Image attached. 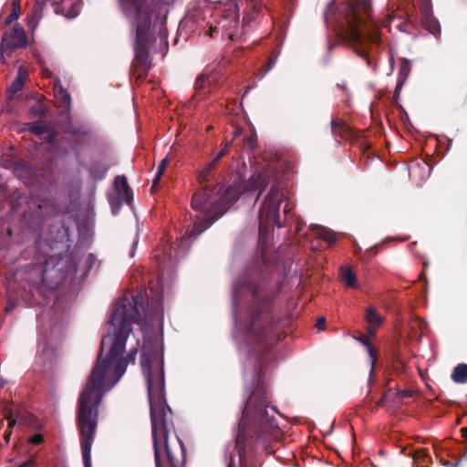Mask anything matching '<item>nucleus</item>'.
<instances>
[{
  "label": "nucleus",
  "instance_id": "1",
  "mask_svg": "<svg viewBox=\"0 0 467 467\" xmlns=\"http://www.w3.org/2000/svg\"><path fill=\"white\" fill-rule=\"evenodd\" d=\"M143 302L141 296L122 297L118 301L109 320L113 332L103 337L97 361L78 397L77 422L84 467H91V447L98 426L99 407L105 394L106 376L113 361L122 355L132 331L131 325L140 324Z\"/></svg>",
  "mask_w": 467,
  "mask_h": 467
},
{
  "label": "nucleus",
  "instance_id": "2",
  "mask_svg": "<svg viewBox=\"0 0 467 467\" xmlns=\"http://www.w3.org/2000/svg\"><path fill=\"white\" fill-rule=\"evenodd\" d=\"M140 366L148 388L155 467H185L186 451L166 401L163 356L156 343H143Z\"/></svg>",
  "mask_w": 467,
  "mask_h": 467
},
{
  "label": "nucleus",
  "instance_id": "3",
  "mask_svg": "<svg viewBox=\"0 0 467 467\" xmlns=\"http://www.w3.org/2000/svg\"><path fill=\"white\" fill-rule=\"evenodd\" d=\"M275 407L269 406L266 390L257 384L247 399L238 425V433L234 450L236 455L225 450L228 455L227 467H260L257 459L259 451L266 454L275 451L282 431L275 420Z\"/></svg>",
  "mask_w": 467,
  "mask_h": 467
},
{
  "label": "nucleus",
  "instance_id": "4",
  "mask_svg": "<svg viewBox=\"0 0 467 467\" xmlns=\"http://www.w3.org/2000/svg\"><path fill=\"white\" fill-rule=\"evenodd\" d=\"M218 162L212 160L197 173V180L202 188L195 192L192 198V208L199 213L194 216L193 225L189 232L190 238H196L213 223L220 219L241 195L258 192L254 204L257 202L262 192L269 184V176L261 172L252 176L248 181L230 185L225 189L219 185L209 186L208 182L215 179V171Z\"/></svg>",
  "mask_w": 467,
  "mask_h": 467
},
{
  "label": "nucleus",
  "instance_id": "5",
  "mask_svg": "<svg viewBox=\"0 0 467 467\" xmlns=\"http://www.w3.org/2000/svg\"><path fill=\"white\" fill-rule=\"evenodd\" d=\"M325 20L368 67H373L371 54L381 40L378 24L372 19L370 0H344L339 4L334 0L327 5Z\"/></svg>",
  "mask_w": 467,
  "mask_h": 467
},
{
  "label": "nucleus",
  "instance_id": "6",
  "mask_svg": "<svg viewBox=\"0 0 467 467\" xmlns=\"http://www.w3.org/2000/svg\"><path fill=\"white\" fill-rule=\"evenodd\" d=\"M120 7L126 17L132 19V26L135 30L134 53L135 62L131 71L140 80L147 78L150 67V27L154 16L155 23L160 22L161 28L159 35L166 36V29L163 28L166 23L165 1L153 0L150 5L146 0H119Z\"/></svg>",
  "mask_w": 467,
  "mask_h": 467
},
{
  "label": "nucleus",
  "instance_id": "7",
  "mask_svg": "<svg viewBox=\"0 0 467 467\" xmlns=\"http://www.w3.org/2000/svg\"><path fill=\"white\" fill-rule=\"evenodd\" d=\"M233 296L235 305L244 299L249 301L250 321L246 327L247 336L256 343L265 341L272 327L268 314L272 295L251 278L243 277L234 284Z\"/></svg>",
  "mask_w": 467,
  "mask_h": 467
},
{
  "label": "nucleus",
  "instance_id": "8",
  "mask_svg": "<svg viewBox=\"0 0 467 467\" xmlns=\"http://www.w3.org/2000/svg\"><path fill=\"white\" fill-rule=\"evenodd\" d=\"M284 192L279 184H273L266 194L259 209V244H264L273 227H282L279 221L280 204L283 201Z\"/></svg>",
  "mask_w": 467,
  "mask_h": 467
},
{
  "label": "nucleus",
  "instance_id": "9",
  "mask_svg": "<svg viewBox=\"0 0 467 467\" xmlns=\"http://www.w3.org/2000/svg\"><path fill=\"white\" fill-rule=\"evenodd\" d=\"M59 265L58 260L53 256L46 258L43 263L34 264L32 270L36 275L34 280L35 283H47L50 286H56L66 280L67 275L70 274L73 277L78 272V265L73 260L67 262V270L66 274L61 273L62 267Z\"/></svg>",
  "mask_w": 467,
  "mask_h": 467
},
{
  "label": "nucleus",
  "instance_id": "10",
  "mask_svg": "<svg viewBox=\"0 0 467 467\" xmlns=\"http://www.w3.org/2000/svg\"><path fill=\"white\" fill-rule=\"evenodd\" d=\"M116 195L109 197V204L113 214H117L125 202L130 205L133 201V192L124 175H118L114 180Z\"/></svg>",
  "mask_w": 467,
  "mask_h": 467
},
{
  "label": "nucleus",
  "instance_id": "11",
  "mask_svg": "<svg viewBox=\"0 0 467 467\" xmlns=\"http://www.w3.org/2000/svg\"><path fill=\"white\" fill-rule=\"evenodd\" d=\"M27 45L26 35L22 26L15 25L12 30L3 36L0 44V53L4 58V55L10 56L16 48L25 47Z\"/></svg>",
  "mask_w": 467,
  "mask_h": 467
},
{
  "label": "nucleus",
  "instance_id": "12",
  "mask_svg": "<svg viewBox=\"0 0 467 467\" xmlns=\"http://www.w3.org/2000/svg\"><path fill=\"white\" fill-rule=\"evenodd\" d=\"M420 16L421 22L425 29L435 36L441 34V26L439 21L432 14V6L431 0H421L420 2Z\"/></svg>",
  "mask_w": 467,
  "mask_h": 467
},
{
  "label": "nucleus",
  "instance_id": "13",
  "mask_svg": "<svg viewBox=\"0 0 467 467\" xmlns=\"http://www.w3.org/2000/svg\"><path fill=\"white\" fill-rule=\"evenodd\" d=\"M50 2L54 11L57 15H64L67 17L74 18L79 12V0H43Z\"/></svg>",
  "mask_w": 467,
  "mask_h": 467
},
{
  "label": "nucleus",
  "instance_id": "14",
  "mask_svg": "<svg viewBox=\"0 0 467 467\" xmlns=\"http://www.w3.org/2000/svg\"><path fill=\"white\" fill-rule=\"evenodd\" d=\"M265 8V4L263 1L248 2L244 13L243 24L249 26L259 16Z\"/></svg>",
  "mask_w": 467,
  "mask_h": 467
},
{
  "label": "nucleus",
  "instance_id": "15",
  "mask_svg": "<svg viewBox=\"0 0 467 467\" xmlns=\"http://www.w3.org/2000/svg\"><path fill=\"white\" fill-rule=\"evenodd\" d=\"M365 320L368 323V333L373 337L378 327L383 323L384 318L373 306H368L365 314Z\"/></svg>",
  "mask_w": 467,
  "mask_h": 467
},
{
  "label": "nucleus",
  "instance_id": "16",
  "mask_svg": "<svg viewBox=\"0 0 467 467\" xmlns=\"http://www.w3.org/2000/svg\"><path fill=\"white\" fill-rule=\"evenodd\" d=\"M332 132L342 139H348L352 135L351 128L343 120L333 119L331 121Z\"/></svg>",
  "mask_w": 467,
  "mask_h": 467
},
{
  "label": "nucleus",
  "instance_id": "17",
  "mask_svg": "<svg viewBox=\"0 0 467 467\" xmlns=\"http://www.w3.org/2000/svg\"><path fill=\"white\" fill-rule=\"evenodd\" d=\"M26 78V70L24 67H19L17 75L8 88L9 93H11V95H15L16 93L20 91L23 88Z\"/></svg>",
  "mask_w": 467,
  "mask_h": 467
},
{
  "label": "nucleus",
  "instance_id": "18",
  "mask_svg": "<svg viewBox=\"0 0 467 467\" xmlns=\"http://www.w3.org/2000/svg\"><path fill=\"white\" fill-rule=\"evenodd\" d=\"M100 262L98 260L96 255L93 254H88L83 259V272L81 274L82 277L87 276L91 272H97L99 268Z\"/></svg>",
  "mask_w": 467,
  "mask_h": 467
},
{
  "label": "nucleus",
  "instance_id": "19",
  "mask_svg": "<svg viewBox=\"0 0 467 467\" xmlns=\"http://www.w3.org/2000/svg\"><path fill=\"white\" fill-rule=\"evenodd\" d=\"M109 167L100 161H93L88 169L90 177L95 181H102L107 174Z\"/></svg>",
  "mask_w": 467,
  "mask_h": 467
},
{
  "label": "nucleus",
  "instance_id": "20",
  "mask_svg": "<svg viewBox=\"0 0 467 467\" xmlns=\"http://www.w3.org/2000/svg\"><path fill=\"white\" fill-rule=\"evenodd\" d=\"M451 379L457 384H464L467 382V364L457 365L452 373Z\"/></svg>",
  "mask_w": 467,
  "mask_h": 467
},
{
  "label": "nucleus",
  "instance_id": "21",
  "mask_svg": "<svg viewBox=\"0 0 467 467\" xmlns=\"http://www.w3.org/2000/svg\"><path fill=\"white\" fill-rule=\"evenodd\" d=\"M341 278L342 281L345 283L346 286L351 288L358 287L357 275L356 273L351 268H341Z\"/></svg>",
  "mask_w": 467,
  "mask_h": 467
},
{
  "label": "nucleus",
  "instance_id": "22",
  "mask_svg": "<svg viewBox=\"0 0 467 467\" xmlns=\"http://www.w3.org/2000/svg\"><path fill=\"white\" fill-rule=\"evenodd\" d=\"M49 130L48 126L42 123V122H32L29 124V127H28V130L36 135V136H40L42 134H45L46 132H47Z\"/></svg>",
  "mask_w": 467,
  "mask_h": 467
},
{
  "label": "nucleus",
  "instance_id": "23",
  "mask_svg": "<svg viewBox=\"0 0 467 467\" xmlns=\"http://www.w3.org/2000/svg\"><path fill=\"white\" fill-rule=\"evenodd\" d=\"M127 365H128V363L122 358H119L116 361V364H115V367H114L115 382L119 380V379L125 373L126 368H127Z\"/></svg>",
  "mask_w": 467,
  "mask_h": 467
},
{
  "label": "nucleus",
  "instance_id": "24",
  "mask_svg": "<svg viewBox=\"0 0 467 467\" xmlns=\"http://www.w3.org/2000/svg\"><path fill=\"white\" fill-rule=\"evenodd\" d=\"M278 56H279L278 51L272 52V54L268 57L266 64L262 67L263 75H265L267 72H269L273 68V67L275 65Z\"/></svg>",
  "mask_w": 467,
  "mask_h": 467
},
{
  "label": "nucleus",
  "instance_id": "25",
  "mask_svg": "<svg viewBox=\"0 0 467 467\" xmlns=\"http://www.w3.org/2000/svg\"><path fill=\"white\" fill-rule=\"evenodd\" d=\"M410 72V61L407 58H402L400 60V72H399L400 78L406 80Z\"/></svg>",
  "mask_w": 467,
  "mask_h": 467
},
{
  "label": "nucleus",
  "instance_id": "26",
  "mask_svg": "<svg viewBox=\"0 0 467 467\" xmlns=\"http://www.w3.org/2000/svg\"><path fill=\"white\" fill-rule=\"evenodd\" d=\"M29 113L34 117L42 118L46 116V109L41 103H36L29 109Z\"/></svg>",
  "mask_w": 467,
  "mask_h": 467
},
{
  "label": "nucleus",
  "instance_id": "27",
  "mask_svg": "<svg viewBox=\"0 0 467 467\" xmlns=\"http://www.w3.org/2000/svg\"><path fill=\"white\" fill-rule=\"evenodd\" d=\"M244 149L254 150L256 147L257 138L256 135L251 134L244 138Z\"/></svg>",
  "mask_w": 467,
  "mask_h": 467
},
{
  "label": "nucleus",
  "instance_id": "28",
  "mask_svg": "<svg viewBox=\"0 0 467 467\" xmlns=\"http://www.w3.org/2000/svg\"><path fill=\"white\" fill-rule=\"evenodd\" d=\"M358 341L361 342L368 349L369 356L373 358V362L375 361V350L372 345L370 344L369 339L366 335H361L358 338Z\"/></svg>",
  "mask_w": 467,
  "mask_h": 467
},
{
  "label": "nucleus",
  "instance_id": "29",
  "mask_svg": "<svg viewBox=\"0 0 467 467\" xmlns=\"http://www.w3.org/2000/svg\"><path fill=\"white\" fill-rule=\"evenodd\" d=\"M391 391V389L389 388L387 391L384 392L383 396L381 397V399H379L377 402H376V407L379 408V407H385L386 404L388 402H392V403H395L396 400L393 399H390L389 398V393Z\"/></svg>",
  "mask_w": 467,
  "mask_h": 467
},
{
  "label": "nucleus",
  "instance_id": "30",
  "mask_svg": "<svg viewBox=\"0 0 467 467\" xmlns=\"http://www.w3.org/2000/svg\"><path fill=\"white\" fill-rule=\"evenodd\" d=\"M414 394L413 390L405 389V390H397L395 393L394 400L396 402H401L404 399L410 398Z\"/></svg>",
  "mask_w": 467,
  "mask_h": 467
},
{
  "label": "nucleus",
  "instance_id": "31",
  "mask_svg": "<svg viewBox=\"0 0 467 467\" xmlns=\"http://www.w3.org/2000/svg\"><path fill=\"white\" fill-rule=\"evenodd\" d=\"M58 94L60 96L62 103L65 106L69 107L70 103H71V97H70L69 93L65 88L60 87L58 89Z\"/></svg>",
  "mask_w": 467,
  "mask_h": 467
},
{
  "label": "nucleus",
  "instance_id": "32",
  "mask_svg": "<svg viewBox=\"0 0 467 467\" xmlns=\"http://www.w3.org/2000/svg\"><path fill=\"white\" fill-rule=\"evenodd\" d=\"M20 9H16V7L13 8L12 12L8 15V16L5 18V24L9 25L18 19L20 16Z\"/></svg>",
  "mask_w": 467,
  "mask_h": 467
},
{
  "label": "nucleus",
  "instance_id": "33",
  "mask_svg": "<svg viewBox=\"0 0 467 467\" xmlns=\"http://www.w3.org/2000/svg\"><path fill=\"white\" fill-rule=\"evenodd\" d=\"M231 142H226L223 149L216 154V156L213 158V160H216V161L219 163L220 160L228 154L229 149H230Z\"/></svg>",
  "mask_w": 467,
  "mask_h": 467
},
{
  "label": "nucleus",
  "instance_id": "34",
  "mask_svg": "<svg viewBox=\"0 0 467 467\" xmlns=\"http://www.w3.org/2000/svg\"><path fill=\"white\" fill-rule=\"evenodd\" d=\"M37 10H34L31 15L27 16V24L29 28L34 29L37 25L38 18L36 17Z\"/></svg>",
  "mask_w": 467,
  "mask_h": 467
},
{
  "label": "nucleus",
  "instance_id": "35",
  "mask_svg": "<svg viewBox=\"0 0 467 467\" xmlns=\"http://www.w3.org/2000/svg\"><path fill=\"white\" fill-rule=\"evenodd\" d=\"M5 419H6L8 420V429L7 430H11L16 424V418H14V412L12 410L5 412Z\"/></svg>",
  "mask_w": 467,
  "mask_h": 467
},
{
  "label": "nucleus",
  "instance_id": "36",
  "mask_svg": "<svg viewBox=\"0 0 467 467\" xmlns=\"http://www.w3.org/2000/svg\"><path fill=\"white\" fill-rule=\"evenodd\" d=\"M205 78L204 76H199L194 83V88L196 91L202 90L204 88Z\"/></svg>",
  "mask_w": 467,
  "mask_h": 467
},
{
  "label": "nucleus",
  "instance_id": "37",
  "mask_svg": "<svg viewBox=\"0 0 467 467\" xmlns=\"http://www.w3.org/2000/svg\"><path fill=\"white\" fill-rule=\"evenodd\" d=\"M66 132L72 134V135H87L88 134L87 130L78 129V128H73V127L67 128L66 130Z\"/></svg>",
  "mask_w": 467,
  "mask_h": 467
},
{
  "label": "nucleus",
  "instance_id": "38",
  "mask_svg": "<svg viewBox=\"0 0 467 467\" xmlns=\"http://www.w3.org/2000/svg\"><path fill=\"white\" fill-rule=\"evenodd\" d=\"M137 352H138V349L136 348H134L133 349L130 350V352L125 358H122L124 360H126V362L128 364L130 362L134 363L135 359H136Z\"/></svg>",
  "mask_w": 467,
  "mask_h": 467
},
{
  "label": "nucleus",
  "instance_id": "39",
  "mask_svg": "<svg viewBox=\"0 0 467 467\" xmlns=\"http://www.w3.org/2000/svg\"><path fill=\"white\" fill-rule=\"evenodd\" d=\"M44 441V437L42 434H35L30 438V442L36 445H38Z\"/></svg>",
  "mask_w": 467,
  "mask_h": 467
},
{
  "label": "nucleus",
  "instance_id": "40",
  "mask_svg": "<svg viewBox=\"0 0 467 467\" xmlns=\"http://www.w3.org/2000/svg\"><path fill=\"white\" fill-rule=\"evenodd\" d=\"M57 140V133L55 131H51L49 132L46 137H45V140L47 143L48 144H53L55 143Z\"/></svg>",
  "mask_w": 467,
  "mask_h": 467
},
{
  "label": "nucleus",
  "instance_id": "41",
  "mask_svg": "<svg viewBox=\"0 0 467 467\" xmlns=\"http://www.w3.org/2000/svg\"><path fill=\"white\" fill-rule=\"evenodd\" d=\"M168 163H169V159H168V157H166V158L162 159V160H161V163H160V164H159V166H158V170H157V171L163 173V172H164V171H165V170H166V168H167Z\"/></svg>",
  "mask_w": 467,
  "mask_h": 467
},
{
  "label": "nucleus",
  "instance_id": "42",
  "mask_svg": "<svg viewBox=\"0 0 467 467\" xmlns=\"http://www.w3.org/2000/svg\"><path fill=\"white\" fill-rule=\"evenodd\" d=\"M162 174L163 173L159 172V171L156 172V174H155V176L153 178V181H152V187H151V189H155L158 186Z\"/></svg>",
  "mask_w": 467,
  "mask_h": 467
},
{
  "label": "nucleus",
  "instance_id": "43",
  "mask_svg": "<svg viewBox=\"0 0 467 467\" xmlns=\"http://www.w3.org/2000/svg\"><path fill=\"white\" fill-rule=\"evenodd\" d=\"M321 238L324 240L328 241V243L331 244L336 241V238L331 234H324L320 235Z\"/></svg>",
  "mask_w": 467,
  "mask_h": 467
},
{
  "label": "nucleus",
  "instance_id": "44",
  "mask_svg": "<svg viewBox=\"0 0 467 467\" xmlns=\"http://www.w3.org/2000/svg\"><path fill=\"white\" fill-rule=\"evenodd\" d=\"M404 81H405V79H402V78H400V80L398 81V83L396 85L395 96L399 95V92H400V90Z\"/></svg>",
  "mask_w": 467,
  "mask_h": 467
},
{
  "label": "nucleus",
  "instance_id": "45",
  "mask_svg": "<svg viewBox=\"0 0 467 467\" xmlns=\"http://www.w3.org/2000/svg\"><path fill=\"white\" fill-rule=\"evenodd\" d=\"M34 466V460L29 459L24 462H22L18 467H33Z\"/></svg>",
  "mask_w": 467,
  "mask_h": 467
},
{
  "label": "nucleus",
  "instance_id": "46",
  "mask_svg": "<svg viewBox=\"0 0 467 467\" xmlns=\"http://www.w3.org/2000/svg\"><path fill=\"white\" fill-rule=\"evenodd\" d=\"M12 434V431L11 430H6L4 433V438H5V441L6 443L9 442V439H10V436Z\"/></svg>",
  "mask_w": 467,
  "mask_h": 467
},
{
  "label": "nucleus",
  "instance_id": "47",
  "mask_svg": "<svg viewBox=\"0 0 467 467\" xmlns=\"http://www.w3.org/2000/svg\"><path fill=\"white\" fill-rule=\"evenodd\" d=\"M326 323V319L325 317H320L318 320H317V327L318 328H322V326H324Z\"/></svg>",
  "mask_w": 467,
  "mask_h": 467
},
{
  "label": "nucleus",
  "instance_id": "48",
  "mask_svg": "<svg viewBox=\"0 0 467 467\" xmlns=\"http://www.w3.org/2000/svg\"><path fill=\"white\" fill-rule=\"evenodd\" d=\"M366 254H368V256H373L374 254H377V248L376 247H372V248L367 250Z\"/></svg>",
  "mask_w": 467,
  "mask_h": 467
},
{
  "label": "nucleus",
  "instance_id": "49",
  "mask_svg": "<svg viewBox=\"0 0 467 467\" xmlns=\"http://www.w3.org/2000/svg\"><path fill=\"white\" fill-rule=\"evenodd\" d=\"M15 307L14 303H8V305L5 306V310L6 313H10Z\"/></svg>",
  "mask_w": 467,
  "mask_h": 467
},
{
  "label": "nucleus",
  "instance_id": "50",
  "mask_svg": "<svg viewBox=\"0 0 467 467\" xmlns=\"http://www.w3.org/2000/svg\"><path fill=\"white\" fill-rule=\"evenodd\" d=\"M13 8L20 9V0H12Z\"/></svg>",
  "mask_w": 467,
  "mask_h": 467
},
{
  "label": "nucleus",
  "instance_id": "51",
  "mask_svg": "<svg viewBox=\"0 0 467 467\" xmlns=\"http://www.w3.org/2000/svg\"><path fill=\"white\" fill-rule=\"evenodd\" d=\"M289 211H290L289 204H288V202H286L284 207L285 215H286L289 213Z\"/></svg>",
  "mask_w": 467,
  "mask_h": 467
},
{
  "label": "nucleus",
  "instance_id": "52",
  "mask_svg": "<svg viewBox=\"0 0 467 467\" xmlns=\"http://www.w3.org/2000/svg\"><path fill=\"white\" fill-rule=\"evenodd\" d=\"M461 432L462 434V437L467 439V427L462 428Z\"/></svg>",
  "mask_w": 467,
  "mask_h": 467
},
{
  "label": "nucleus",
  "instance_id": "53",
  "mask_svg": "<svg viewBox=\"0 0 467 467\" xmlns=\"http://www.w3.org/2000/svg\"><path fill=\"white\" fill-rule=\"evenodd\" d=\"M240 133H241V131H240L239 130H236L234 131V137L235 138V137L239 136V135H240Z\"/></svg>",
  "mask_w": 467,
  "mask_h": 467
},
{
  "label": "nucleus",
  "instance_id": "54",
  "mask_svg": "<svg viewBox=\"0 0 467 467\" xmlns=\"http://www.w3.org/2000/svg\"><path fill=\"white\" fill-rule=\"evenodd\" d=\"M7 234H8V235H9V236H11V235H12V230H11V228H8V229H7Z\"/></svg>",
  "mask_w": 467,
  "mask_h": 467
},
{
  "label": "nucleus",
  "instance_id": "55",
  "mask_svg": "<svg viewBox=\"0 0 467 467\" xmlns=\"http://www.w3.org/2000/svg\"><path fill=\"white\" fill-rule=\"evenodd\" d=\"M428 265H429V263H428V262H424V263H423L424 270L428 267Z\"/></svg>",
  "mask_w": 467,
  "mask_h": 467
},
{
  "label": "nucleus",
  "instance_id": "56",
  "mask_svg": "<svg viewBox=\"0 0 467 467\" xmlns=\"http://www.w3.org/2000/svg\"><path fill=\"white\" fill-rule=\"evenodd\" d=\"M4 387V382H0V388Z\"/></svg>",
  "mask_w": 467,
  "mask_h": 467
},
{
  "label": "nucleus",
  "instance_id": "57",
  "mask_svg": "<svg viewBox=\"0 0 467 467\" xmlns=\"http://www.w3.org/2000/svg\"><path fill=\"white\" fill-rule=\"evenodd\" d=\"M13 207H14V209H15V210H16V203H14V204H13Z\"/></svg>",
  "mask_w": 467,
  "mask_h": 467
}]
</instances>
